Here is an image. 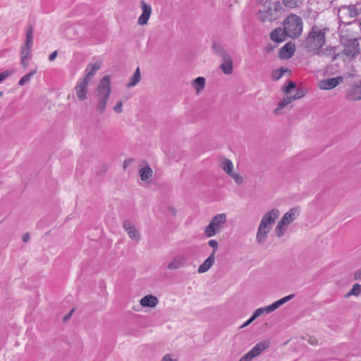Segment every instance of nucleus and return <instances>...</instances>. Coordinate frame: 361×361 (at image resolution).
<instances>
[{
  "label": "nucleus",
  "instance_id": "nucleus-5",
  "mask_svg": "<svg viewBox=\"0 0 361 361\" xmlns=\"http://www.w3.org/2000/svg\"><path fill=\"white\" fill-rule=\"evenodd\" d=\"M283 25L285 30H286L288 37L296 39L302 34L303 29L302 19L295 14L288 16L283 20Z\"/></svg>",
  "mask_w": 361,
  "mask_h": 361
},
{
  "label": "nucleus",
  "instance_id": "nucleus-18",
  "mask_svg": "<svg viewBox=\"0 0 361 361\" xmlns=\"http://www.w3.org/2000/svg\"><path fill=\"white\" fill-rule=\"evenodd\" d=\"M295 45L290 42L286 43L279 51V57L282 59L291 58L295 52Z\"/></svg>",
  "mask_w": 361,
  "mask_h": 361
},
{
  "label": "nucleus",
  "instance_id": "nucleus-38",
  "mask_svg": "<svg viewBox=\"0 0 361 361\" xmlns=\"http://www.w3.org/2000/svg\"><path fill=\"white\" fill-rule=\"evenodd\" d=\"M13 73L11 70H6L4 72L0 73V83L6 79L8 76H10Z\"/></svg>",
  "mask_w": 361,
  "mask_h": 361
},
{
  "label": "nucleus",
  "instance_id": "nucleus-17",
  "mask_svg": "<svg viewBox=\"0 0 361 361\" xmlns=\"http://www.w3.org/2000/svg\"><path fill=\"white\" fill-rule=\"evenodd\" d=\"M286 37H288V34L286 33V30H285L284 27H276L270 33V39L277 43L284 42L286 39Z\"/></svg>",
  "mask_w": 361,
  "mask_h": 361
},
{
  "label": "nucleus",
  "instance_id": "nucleus-25",
  "mask_svg": "<svg viewBox=\"0 0 361 361\" xmlns=\"http://www.w3.org/2000/svg\"><path fill=\"white\" fill-rule=\"evenodd\" d=\"M33 32H34V29H33L32 25H29L26 29V39H25V42L24 44L25 46L32 47Z\"/></svg>",
  "mask_w": 361,
  "mask_h": 361
},
{
  "label": "nucleus",
  "instance_id": "nucleus-44",
  "mask_svg": "<svg viewBox=\"0 0 361 361\" xmlns=\"http://www.w3.org/2000/svg\"><path fill=\"white\" fill-rule=\"evenodd\" d=\"M304 96L302 91L298 90L296 93L292 97L293 100L302 98Z\"/></svg>",
  "mask_w": 361,
  "mask_h": 361
},
{
  "label": "nucleus",
  "instance_id": "nucleus-28",
  "mask_svg": "<svg viewBox=\"0 0 361 361\" xmlns=\"http://www.w3.org/2000/svg\"><path fill=\"white\" fill-rule=\"evenodd\" d=\"M140 71L139 67L135 70L133 75L130 80V82L127 84L128 88L135 86L140 80Z\"/></svg>",
  "mask_w": 361,
  "mask_h": 361
},
{
  "label": "nucleus",
  "instance_id": "nucleus-7",
  "mask_svg": "<svg viewBox=\"0 0 361 361\" xmlns=\"http://www.w3.org/2000/svg\"><path fill=\"white\" fill-rule=\"evenodd\" d=\"M227 216L225 213L218 214L213 216L209 224L204 228V235L210 238L220 233L224 228Z\"/></svg>",
  "mask_w": 361,
  "mask_h": 361
},
{
  "label": "nucleus",
  "instance_id": "nucleus-26",
  "mask_svg": "<svg viewBox=\"0 0 361 361\" xmlns=\"http://www.w3.org/2000/svg\"><path fill=\"white\" fill-rule=\"evenodd\" d=\"M293 100V97L290 96H287L283 98L279 104L278 106L274 109V114L279 115L281 114V110L283 109L285 106L289 104Z\"/></svg>",
  "mask_w": 361,
  "mask_h": 361
},
{
  "label": "nucleus",
  "instance_id": "nucleus-9",
  "mask_svg": "<svg viewBox=\"0 0 361 361\" xmlns=\"http://www.w3.org/2000/svg\"><path fill=\"white\" fill-rule=\"evenodd\" d=\"M269 347V342L264 341L257 343L250 351L243 355L239 361H251Z\"/></svg>",
  "mask_w": 361,
  "mask_h": 361
},
{
  "label": "nucleus",
  "instance_id": "nucleus-49",
  "mask_svg": "<svg viewBox=\"0 0 361 361\" xmlns=\"http://www.w3.org/2000/svg\"><path fill=\"white\" fill-rule=\"evenodd\" d=\"M161 361H176V360H173L171 357V355L169 354H166L165 355Z\"/></svg>",
  "mask_w": 361,
  "mask_h": 361
},
{
  "label": "nucleus",
  "instance_id": "nucleus-15",
  "mask_svg": "<svg viewBox=\"0 0 361 361\" xmlns=\"http://www.w3.org/2000/svg\"><path fill=\"white\" fill-rule=\"evenodd\" d=\"M101 68V62L89 64L85 70V77L82 80L90 83L95 73Z\"/></svg>",
  "mask_w": 361,
  "mask_h": 361
},
{
  "label": "nucleus",
  "instance_id": "nucleus-31",
  "mask_svg": "<svg viewBox=\"0 0 361 361\" xmlns=\"http://www.w3.org/2000/svg\"><path fill=\"white\" fill-rule=\"evenodd\" d=\"M221 166L222 169L226 172L228 175H230L231 173H233V163L232 161L228 159H224L221 163Z\"/></svg>",
  "mask_w": 361,
  "mask_h": 361
},
{
  "label": "nucleus",
  "instance_id": "nucleus-53",
  "mask_svg": "<svg viewBox=\"0 0 361 361\" xmlns=\"http://www.w3.org/2000/svg\"><path fill=\"white\" fill-rule=\"evenodd\" d=\"M3 95V92L0 91V97H2Z\"/></svg>",
  "mask_w": 361,
  "mask_h": 361
},
{
  "label": "nucleus",
  "instance_id": "nucleus-11",
  "mask_svg": "<svg viewBox=\"0 0 361 361\" xmlns=\"http://www.w3.org/2000/svg\"><path fill=\"white\" fill-rule=\"evenodd\" d=\"M140 8L142 13L138 18L137 24L140 25H145L147 24L151 16L152 6L150 4H146L145 1L142 0L140 2Z\"/></svg>",
  "mask_w": 361,
  "mask_h": 361
},
{
  "label": "nucleus",
  "instance_id": "nucleus-2",
  "mask_svg": "<svg viewBox=\"0 0 361 361\" xmlns=\"http://www.w3.org/2000/svg\"><path fill=\"white\" fill-rule=\"evenodd\" d=\"M329 30L326 27L321 28L317 25H313L302 43L307 51L319 54L326 44V35Z\"/></svg>",
  "mask_w": 361,
  "mask_h": 361
},
{
  "label": "nucleus",
  "instance_id": "nucleus-45",
  "mask_svg": "<svg viewBox=\"0 0 361 361\" xmlns=\"http://www.w3.org/2000/svg\"><path fill=\"white\" fill-rule=\"evenodd\" d=\"M255 319H256L252 315L250 317V318L248 320H247L240 327L243 328V327L248 326L250 324H251Z\"/></svg>",
  "mask_w": 361,
  "mask_h": 361
},
{
  "label": "nucleus",
  "instance_id": "nucleus-10",
  "mask_svg": "<svg viewBox=\"0 0 361 361\" xmlns=\"http://www.w3.org/2000/svg\"><path fill=\"white\" fill-rule=\"evenodd\" d=\"M358 14L359 11L355 5L341 6L338 13V18L343 21L355 18Z\"/></svg>",
  "mask_w": 361,
  "mask_h": 361
},
{
  "label": "nucleus",
  "instance_id": "nucleus-51",
  "mask_svg": "<svg viewBox=\"0 0 361 361\" xmlns=\"http://www.w3.org/2000/svg\"><path fill=\"white\" fill-rule=\"evenodd\" d=\"M132 161H133V159H126V160L124 161V162H123V168H124V169H126V168H127V166L131 164Z\"/></svg>",
  "mask_w": 361,
  "mask_h": 361
},
{
  "label": "nucleus",
  "instance_id": "nucleus-29",
  "mask_svg": "<svg viewBox=\"0 0 361 361\" xmlns=\"http://www.w3.org/2000/svg\"><path fill=\"white\" fill-rule=\"evenodd\" d=\"M205 85V79L203 77H197L192 82V87L196 90L197 92L202 91Z\"/></svg>",
  "mask_w": 361,
  "mask_h": 361
},
{
  "label": "nucleus",
  "instance_id": "nucleus-42",
  "mask_svg": "<svg viewBox=\"0 0 361 361\" xmlns=\"http://www.w3.org/2000/svg\"><path fill=\"white\" fill-rule=\"evenodd\" d=\"M229 176L235 180L236 183L241 184L243 183V178L239 174L233 172Z\"/></svg>",
  "mask_w": 361,
  "mask_h": 361
},
{
  "label": "nucleus",
  "instance_id": "nucleus-32",
  "mask_svg": "<svg viewBox=\"0 0 361 361\" xmlns=\"http://www.w3.org/2000/svg\"><path fill=\"white\" fill-rule=\"evenodd\" d=\"M294 298V295L293 294H291V295H287L276 302H274V303L271 304L272 308L274 310H276V309H278L279 307H281L282 305H283L284 303L287 302L288 301H289L290 300L293 299Z\"/></svg>",
  "mask_w": 361,
  "mask_h": 361
},
{
  "label": "nucleus",
  "instance_id": "nucleus-22",
  "mask_svg": "<svg viewBox=\"0 0 361 361\" xmlns=\"http://www.w3.org/2000/svg\"><path fill=\"white\" fill-rule=\"evenodd\" d=\"M185 262V257L183 256H176L169 263L167 268L169 269H177L182 267Z\"/></svg>",
  "mask_w": 361,
  "mask_h": 361
},
{
  "label": "nucleus",
  "instance_id": "nucleus-37",
  "mask_svg": "<svg viewBox=\"0 0 361 361\" xmlns=\"http://www.w3.org/2000/svg\"><path fill=\"white\" fill-rule=\"evenodd\" d=\"M285 72H288V69L281 68L279 70L275 71L272 74L273 79L274 80H279L283 75Z\"/></svg>",
  "mask_w": 361,
  "mask_h": 361
},
{
  "label": "nucleus",
  "instance_id": "nucleus-1",
  "mask_svg": "<svg viewBox=\"0 0 361 361\" xmlns=\"http://www.w3.org/2000/svg\"><path fill=\"white\" fill-rule=\"evenodd\" d=\"M257 17L262 23H272L281 18L285 8L279 0H257Z\"/></svg>",
  "mask_w": 361,
  "mask_h": 361
},
{
  "label": "nucleus",
  "instance_id": "nucleus-3",
  "mask_svg": "<svg viewBox=\"0 0 361 361\" xmlns=\"http://www.w3.org/2000/svg\"><path fill=\"white\" fill-rule=\"evenodd\" d=\"M279 214V209H272L263 216L256 235V241L258 244L265 243L267 235L271 229V224L275 222Z\"/></svg>",
  "mask_w": 361,
  "mask_h": 361
},
{
  "label": "nucleus",
  "instance_id": "nucleus-4",
  "mask_svg": "<svg viewBox=\"0 0 361 361\" xmlns=\"http://www.w3.org/2000/svg\"><path fill=\"white\" fill-rule=\"evenodd\" d=\"M111 94V78L109 75L104 76L97 87V97L98 102L96 109L99 114H103L106 110V103Z\"/></svg>",
  "mask_w": 361,
  "mask_h": 361
},
{
  "label": "nucleus",
  "instance_id": "nucleus-20",
  "mask_svg": "<svg viewBox=\"0 0 361 361\" xmlns=\"http://www.w3.org/2000/svg\"><path fill=\"white\" fill-rule=\"evenodd\" d=\"M32 47L23 45L20 51V61L23 67L26 69L29 65V61L31 58Z\"/></svg>",
  "mask_w": 361,
  "mask_h": 361
},
{
  "label": "nucleus",
  "instance_id": "nucleus-39",
  "mask_svg": "<svg viewBox=\"0 0 361 361\" xmlns=\"http://www.w3.org/2000/svg\"><path fill=\"white\" fill-rule=\"evenodd\" d=\"M295 82L293 81H289L287 86L283 88V91L286 94H289L292 90L295 89Z\"/></svg>",
  "mask_w": 361,
  "mask_h": 361
},
{
  "label": "nucleus",
  "instance_id": "nucleus-47",
  "mask_svg": "<svg viewBox=\"0 0 361 361\" xmlns=\"http://www.w3.org/2000/svg\"><path fill=\"white\" fill-rule=\"evenodd\" d=\"M264 313H266V314H269L274 311L271 305L264 307Z\"/></svg>",
  "mask_w": 361,
  "mask_h": 361
},
{
  "label": "nucleus",
  "instance_id": "nucleus-19",
  "mask_svg": "<svg viewBox=\"0 0 361 361\" xmlns=\"http://www.w3.org/2000/svg\"><path fill=\"white\" fill-rule=\"evenodd\" d=\"M221 59L223 61L220 66L221 70L226 75L231 74L233 71V60L231 55L229 54H224Z\"/></svg>",
  "mask_w": 361,
  "mask_h": 361
},
{
  "label": "nucleus",
  "instance_id": "nucleus-33",
  "mask_svg": "<svg viewBox=\"0 0 361 361\" xmlns=\"http://www.w3.org/2000/svg\"><path fill=\"white\" fill-rule=\"evenodd\" d=\"M294 298V295L293 294H291V295H287L276 302H274V303L271 304L272 308L274 310H276V309H278L279 307H281L282 305H283L284 303L287 302L288 301H289L290 300L293 299Z\"/></svg>",
  "mask_w": 361,
  "mask_h": 361
},
{
  "label": "nucleus",
  "instance_id": "nucleus-41",
  "mask_svg": "<svg viewBox=\"0 0 361 361\" xmlns=\"http://www.w3.org/2000/svg\"><path fill=\"white\" fill-rule=\"evenodd\" d=\"M114 110L117 114H121L123 111V102L121 100L118 101L114 107Z\"/></svg>",
  "mask_w": 361,
  "mask_h": 361
},
{
  "label": "nucleus",
  "instance_id": "nucleus-16",
  "mask_svg": "<svg viewBox=\"0 0 361 361\" xmlns=\"http://www.w3.org/2000/svg\"><path fill=\"white\" fill-rule=\"evenodd\" d=\"M101 68V62L89 64L85 70V77L82 80L90 83L95 73Z\"/></svg>",
  "mask_w": 361,
  "mask_h": 361
},
{
  "label": "nucleus",
  "instance_id": "nucleus-14",
  "mask_svg": "<svg viewBox=\"0 0 361 361\" xmlns=\"http://www.w3.org/2000/svg\"><path fill=\"white\" fill-rule=\"evenodd\" d=\"M88 85L89 83L85 82L82 80H78L75 87V90L77 95L78 99L80 101H83L87 98V93L88 92Z\"/></svg>",
  "mask_w": 361,
  "mask_h": 361
},
{
  "label": "nucleus",
  "instance_id": "nucleus-50",
  "mask_svg": "<svg viewBox=\"0 0 361 361\" xmlns=\"http://www.w3.org/2000/svg\"><path fill=\"white\" fill-rule=\"evenodd\" d=\"M73 312H74V309H72L68 314H67L66 316H64L63 321L66 322L68 319H70V318H71V315H72Z\"/></svg>",
  "mask_w": 361,
  "mask_h": 361
},
{
  "label": "nucleus",
  "instance_id": "nucleus-40",
  "mask_svg": "<svg viewBox=\"0 0 361 361\" xmlns=\"http://www.w3.org/2000/svg\"><path fill=\"white\" fill-rule=\"evenodd\" d=\"M208 245L213 248V251L212 253H214V256L215 255L216 251L218 248V242L216 240H210L208 242Z\"/></svg>",
  "mask_w": 361,
  "mask_h": 361
},
{
  "label": "nucleus",
  "instance_id": "nucleus-12",
  "mask_svg": "<svg viewBox=\"0 0 361 361\" xmlns=\"http://www.w3.org/2000/svg\"><path fill=\"white\" fill-rule=\"evenodd\" d=\"M343 79L341 76L323 79L319 82V87L322 90H331L339 85L343 81Z\"/></svg>",
  "mask_w": 361,
  "mask_h": 361
},
{
  "label": "nucleus",
  "instance_id": "nucleus-23",
  "mask_svg": "<svg viewBox=\"0 0 361 361\" xmlns=\"http://www.w3.org/2000/svg\"><path fill=\"white\" fill-rule=\"evenodd\" d=\"M140 302L142 307H154L157 305L158 299L152 295H147L143 297Z\"/></svg>",
  "mask_w": 361,
  "mask_h": 361
},
{
  "label": "nucleus",
  "instance_id": "nucleus-34",
  "mask_svg": "<svg viewBox=\"0 0 361 361\" xmlns=\"http://www.w3.org/2000/svg\"><path fill=\"white\" fill-rule=\"evenodd\" d=\"M37 73V70H33L30 71V73L25 74L23 77H22L19 82L18 85L20 86H23L30 82L31 77H32L35 73Z\"/></svg>",
  "mask_w": 361,
  "mask_h": 361
},
{
  "label": "nucleus",
  "instance_id": "nucleus-36",
  "mask_svg": "<svg viewBox=\"0 0 361 361\" xmlns=\"http://www.w3.org/2000/svg\"><path fill=\"white\" fill-rule=\"evenodd\" d=\"M361 293V285L359 283H355L353 285V288L350 290L349 293L347 294V297L350 295L358 296Z\"/></svg>",
  "mask_w": 361,
  "mask_h": 361
},
{
  "label": "nucleus",
  "instance_id": "nucleus-27",
  "mask_svg": "<svg viewBox=\"0 0 361 361\" xmlns=\"http://www.w3.org/2000/svg\"><path fill=\"white\" fill-rule=\"evenodd\" d=\"M139 173L140 178L143 181L148 180L149 178L152 176V170L149 166L140 169Z\"/></svg>",
  "mask_w": 361,
  "mask_h": 361
},
{
  "label": "nucleus",
  "instance_id": "nucleus-30",
  "mask_svg": "<svg viewBox=\"0 0 361 361\" xmlns=\"http://www.w3.org/2000/svg\"><path fill=\"white\" fill-rule=\"evenodd\" d=\"M303 0H283V6L288 8H295L302 5Z\"/></svg>",
  "mask_w": 361,
  "mask_h": 361
},
{
  "label": "nucleus",
  "instance_id": "nucleus-43",
  "mask_svg": "<svg viewBox=\"0 0 361 361\" xmlns=\"http://www.w3.org/2000/svg\"><path fill=\"white\" fill-rule=\"evenodd\" d=\"M263 314H264V307H259L253 312L252 316L255 319H257L258 317L261 316Z\"/></svg>",
  "mask_w": 361,
  "mask_h": 361
},
{
  "label": "nucleus",
  "instance_id": "nucleus-48",
  "mask_svg": "<svg viewBox=\"0 0 361 361\" xmlns=\"http://www.w3.org/2000/svg\"><path fill=\"white\" fill-rule=\"evenodd\" d=\"M57 55H58V51H54L51 54H49V60L51 61H54L56 58Z\"/></svg>",
  "mask_w": 361,
  "mask_h": 361
},
{
  "label": "nucleus",
  "instance_id": "nucleus-21",
  "mask_svg": "<svg viewBox=\"0 0 361 361\" xmlns=\"http://www.w3.org/2000/svg\"><path fill=\"white\" fill-rule=\"evenodd\" d=\"M215 260V257L214 256V253H212L205 260L204 262L200 265L198 267L197 271L199 274H203L207 271L214 264Z\"/></svg>",
  "mask_w": 361,
  "mask_h": 361
},
{
  "label": "nucleus",
  "instance_id": "nucleus-8",
  "mask_svg": "<svg viewBox=\"0 0 361 361\" xmlns=\"http://www.w3.org/2000/svg\"><path fill=\"white\" fill-rule=\"evenodd\" d=\"M342 53L349 59L355 58L360 53V44L357 39H347Z\"/></svg>",
  "mask_w": 361,
  "mask_h": 361
},
{
  "label": "nucleus",
  "instance_id": "nucleus-24",
  "mask_svg": "<svg viewBox=\"0 0 361 361\" xmlns=\"http://www.w3.org/2000/svg\"><path fill=\"white\" fill-rule=\"evenodd\" d=\"M346 98L350 101L361 100V87L358 85L353 87L347 94Z\"/></svg>",
  "mask_w": 361,
  "mask_h": 361
},
{
  "label": "nucleus",
  "instance_id": "nucleus-6",
  "mask_svg": "<svg viewBox=\"0 0 361 361\" xmlns=\"http://www.w3.org/2000/svg\"><path fill=\"white\" fill-rule=\"evenodd\" d=\"M300 214L298 207H293L286 212L280 221L278 222L275 228V233L278 238L282 237L288 226L291 224Z\"/></svg>",
  "mask_w": 361,
  "mask_h": 361
},
{
  "label": "nucleus",
  "instance_id": "nucleus-13",
  "mask_svg": "<svg viewBox=\"0 0 361 361\" xmlns=\"http://www.w3.org/2000/svg\"><path fill=\"white\" fill-rule=\"evenodd\" d=\"M123 227L127 232L129 238L138 242L140 240V232L135 228L133 224L128 220L123 222Z\"/></svg>",
  "mask_w": 361,
  "mask_h": 361
},
{
  "label": "nucleus",
  "instance_id": "nucleus-52",
  "mask_svg": "<svg viewBox=\"0 0 361 361\" xmlns=\"http://www.w3.org/2000/svg\"><path fill=\"white\" fill-rule=\"evenodd\" d=\"M29 239H30V236H29L28 233L25 234L23 237V240L24 242H27L29 240Z\"/></svg>",
  "mask_w": 361,
  "mask_h": 361
},
{
  "label": "nucleus",
  "instance_id": "nucleus-46",
  "mask_svg": "<svg viewBox=\"0 0 361 361\" xmlns=\"http://www.w3.org/2000/svg\"><path fill=\"white\" fill-rule=\"evenodd\" d=\"M354 279L355 280H361V268L355 272Z\"/></svg>",
  "mask_w": 361,
  "mask_h": 361
},
{
  "label": "nucleus",
  "instance_id": "nucleus-35",
  "mask_svg": "<svg viewBox=\"0 0 361 361\" xmlns=\"http://www.w3.org/2000/svg\"><path fill=\"white\" fill-rule=\"evenodd\" d=\"M212 49L214 50V51L220 55L221 56V58H223V56H224V54H228L222 47V46L217 43V42H214L213 43V45H212Z\"/></svg>",
  "mask_w": 361,
  "mask_h": 361
}]
</instances>
